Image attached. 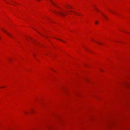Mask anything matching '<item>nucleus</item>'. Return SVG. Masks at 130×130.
I'll use <instances>...</instances> for the list:
<instances>
[{"label":"nucleus","instance_id":"1","mask_svg":"<svg viewBox=\"0 0 130 130\" xmlns=\"http://www.w3.org/2000/svg\"><path fill=\"white\" fill-rule=\"evenodd\" d=\"M54 12L64 17L66 14L67 13V11L64 10H61L59 12H57L55 11Z\"/></svg>","mask_w":130,"mask_h":130},{"label":"nucleus","instance_id":"2","mask_svg":"<svg viewBox=\"0 0 130 130\" xmlns=\"http://www.w3.org/2000/svg\"><path fill=\"white\" fill-rule=\"evenodd\" d=\"M1 29L5 33H6L7 35L9 36L11 38H13V37L7 31L3 29L2 28H1Z\"/></svg>","mask_w":130,"mask_h":130},{"label":"nucleus","instance_id":"3","mask_svg":"<svg viewBox=\"0 0 130 130\" xmlns=\"http://www.w3.org/2000/svg\"><path fill=\"white\" fill-rule=\"evenodd\" d=\"M70 11L71 12H73L74 14H76V15H80V14H79V13H77V12H75V11Z\"/></svg>","mask_w":130,"mask_h":130},{"label":"nucleus","instance_id":"4","mask_svg":"<svg viewBox=\"0 0 130 130\" xmlns=\"http://www.w3.org/2000/svg\"><path fill=\"white\" fill-rule=\"evenodd\" d=\"M51 2V3L54 6L56 7H57V6L56 5V4L53 2L52 0H50Z\"/></svg>","mask_w":130,"mask_h":130},{"label":"nucleus","instance_id":"5","mask_svg":"<svg viewBox=\"0 0 130 130\" xmlns=\"http://www.w3.org/2000/svg\"><path fill=\"white\" fill-rule=\"evenodd\" d=\"M38 32L41 35H42V36H43L45 38H46V37H48V36H45V35H42V34H41V33H40V32Z\"/></svg>","mask_w":130,"mask_h":130},{"label":"nucleus","instance_id":"6","mask_svg":"<svg viewBox=\"0 0 130 130\" xmlns=\"http://www.w3.org/2000/svg\"><path fill=\"white\" fill-rule=\"evenodd\" d=\"M56 39H58V40H60V41H62L63 42H64V43H65V42L64 41H63L62 40H61V39H57V38H56Z\"/></svg>","mask_w":130,"mask_h":130},{"label":"nucleus","instance_id":"7","mask_svg":"<svg viewBox=\"0 0 130 130\" xmlns=\"http://www.w3.org/2000/svg\"><path fill=\"white\" fill-rule=\"evenodd\" d=\"M98 22L97 21H96L95 22V24H97L98 23Z\"/></svg>","mask_w":130,"mask_h":130},{"label":"nucleus","instance_id":"8","mask_svg":"<svg viewBox=\"0 0 130 130\" xmlns=\"http://www.w3.org/2000/svg\"><path fill=\"white\" fill-rule=\"evenodd\" d=\"M110 11L111 12H112V13H114V14H116V13H114V12H113L112 11H111V10H110Z\"/></svg>","mask_w":130,"mask_h":130},{"label":"nucleus","instance_id":"9","mask_svg":"<svg viewBox=\"0 0 130 130\" xmlns=\"http://www.w3.org/2000/svg\"><path fill=\"white\" fill-rule=\"evenodd\" d=\"M104 16V17L106 18V17L104 15H103Z\"/></svg>","mask_w":130,"mask_h":130},{"label":"nucleus","instance_id":"10","mask_svg":"<svg viewBox=\"0 0 130 130\" xmlns=\"http://www.w3.org/2000/svg\"><path fill=\"white\" fill-rule=\"evenodd\" d=\"M99 44H102L101 43H99V42H97Z\"/></svg>","mask_w":130,"mask_h":130},{"label":"nucleus","instance_id":"11","mask_svg":"<svg viewBox=\"0 0 130 130\" xmlns=\"http://www.w3.org/2000/svg\"><path fill=\"white\" fill-rule=\"evenodd\" d=\"M69 8H71V6H69Z\"/></svg>","mask_w":130,"mask_h":130},{"label":"nucleus","instance_id":"12","mask_svg":"<svg viewBox=\"0 0 130 130\" xmlns=\"http://www.w3.org/2000/svg\"><path fill=\"white\" fill-rule=\"evenodd\" d=\"M96 9V10L97 11H99V10L98 9Z\"/></svg>","mask_w":130,"mask_h":130},{"label":"nucleus","instance_id":"13","mask_svg":"<svg viewBox=\"0 0 130 130\" xmlns=\"http://www.w3.org/2000/svg\"><path fill=\"white\" fill-rule=\"evenodd\" d=\"M37 1H40V0H37Z\"/></svg>","mask_w":130,"mask_h":130},{"label":"nucleus","instance_id":"14","mask_svg":"<svg viewBox=\"0 0 130 130\" xmlns=\"http://www.w3.org/2000/svg\"><path fill=\"white\" fill-rule=\"evenodd\" d=\"M24 113H27L26 112H24Z\"/></svg>","mask_w":130,"mask_h":130},{"label":"nucleus","instance_id":"15","mask_svg":"<svg viewBox=\"0 0 130 130\" xmlns=\"http://www.w3.org/2000/svg\"><path fill=\"white\" fill-rule=\"evenodd\" d=\"M11 60L10 59H9V61H10Z\"/></svg>","mask_w":130,"mask_h":130},{"label":"nucleus","instance_id":"16","mask_svg":"<svg viewBox=\"0 0 130 130\" xmlns=\"http://www.w3.org/2000/svg\"><path fill=\"white\" fill-rule=\"evenodd\" d=\"M34 56H35V54H34Z\"/></svg>","mask_w":130,"mask_h":130},{"label":"nucleus","instance_id":"17","mask_svg":"<svg viewBox=\"0 0 130 130\" xmlns=\"http://www.w3.org/2000/svg\"><path fill=\"white\" fill-rule=\"evenodd\" d=\"M7 3H8V2H7Z\"/></svg>","mask_w":130,"mask_h":130},{"label":"nucleus","instance_id":"18","mask_svg":"<svg viewBox=\"0 0 130 130\" xmlns=\"http://www.w3.org/2000/svg\"><path fill=\"white\" fill-rule=\"evenodd\" d=\"M4 87H2V88H4Z\"/></svg>","mask_w":130,"mask_h":130}]
</instances>
